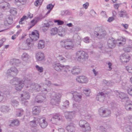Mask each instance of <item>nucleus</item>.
Segmentation results:
<instances>
[{
	"instance_id": "1",
	"label": "nucleus",
	"mask_w": 132,
	"mask_h": 132,
	"mask_svg": "<svg viewBox=\"0 0 132 132\" xmlns=\"http://www.w3.org/2000/svg\"><path fill=\"white\" fill-rule=\"evenodd\" d=\"M46 86L45 85H40L34 83L30 85L29 86H27V87L29 88V90L30 92H32L34 91L38 92L41 91L44 93H46L48 91L47 89L45 88Z\"/></svg>"
},
{
	"instance_id": "2",
	"label": "nucleus",
	"mask_w": 132,
	"mask_h": 132,
	"mask_svg": "<svg viewBox=\"0 0 132 132\" xmlns=\"http://www.w3.org/2000/svg\"><path fill=\"white\" fill-rule=\"evenodd\" d=\"M25 81L21 80L20 78H15L10 81V83L13 85H15V90L20 91L22 89L24 84Z\"/></svg>"
},
{
	"instance_id": "3",
	"label": "nucleus",
	"mask_w": 132,
	"mask_h": 132,
	"mask_svg": "<svg viewBox=\"0 0 132 132\" xmlns=\"http://www.w3.org/2000/svg\"><path fill=\"white\" fill-rule=\"evenodd\" d=\"M88 57L87 53L83 51H78L76 53V57L78 61L80 62L84 63L87 59Z\"/></svg>"
},
{
	"instance_id": "4",
	"label": "nucleus",
	"mask_w": 132,
	"mask_h": 132,
	"mask_svg": "<svg viewBox=\"0 0 132 132\" xmlns=\"http://www.w3.org/2000/svg\"><path fill=\"white\" fill-rule=\"evenodd\" d=\"M106 32L105 30L101 28H97L94 32V36L97 38L102 39L106 35Z\"/></svg>"
},
{
	"instance_id": "5",
	"label": "nucleus",
	"mask_w": 132,
	"mask_h": 132,
	"mask_svg": "<svg viewBox=\"0 0 132 132\" xmlns=\"http://www.w3.org/2000/svg\"><path fill=\"white\" fill-rule=\"evenodd\" d=\"M80 127L82 128V131L84 132H90L91 128L89 124L84 120H80L79 122Z\"/></svg>"
},
{
	"instance_id": "6",
	"label": "nucleus",
	"mask_w": 132,
	"mask_h": 132,
	"mask_svg": "<svg viewBox=\"0 0 132 132\" xmlns=\"http://www.w3.org/2000/svg\"><path fill=\"white\" fill-rule=\"evenodd\" d=\"M60 43L61 46L67 49H70L74 47V44L72 41L63 40Z\"/></svg>"
},
{
	"instance_id": "7",
	"label": "nucleus",
	"mask_w": 132,
	"mask_h": 132,
	"mask_svg": "<svg viewBox=\"0 0 132 132\" xmlns=\"http://www.w3.org/2000/svg\"><path fill=\"white\" fill-rule=\"evenodd\" d=\"M62 116L59 113H56L53 115L50 121L52 123L57 124L62 120Z\"/></svg>"
},
{
	"instance_id": "8",
	"label": "nucleus",
	"mask_w": 132,
	"mask_h": 132,
	"mask_svg": "<svg viewBox=\"0 0 132 132\" xmlns=\"http://www.w3.org/2000/svg\"><path fill=\"white\" fill-rule=\"evenodd\" d=\"M98 113L99 115L103 117H106L110 115L111 111L107 109L102 107L98 110Z\"/></svg>"
},
{
	"instance_id": "9",
	"label": "nucleus",
	"mask_w": 132,
	"mask_h": 132,
	"mask_svg": "<svg viewBox=\"0 0 132 132\" xmlns=\"http://www.w3.org/2000/svg\"><path fill=\"white\" fill-rule=\"evenodd\" d=\"M70 93L73 95V99L76 102H79L82 99V94L76 91H71Z\"/></svg>"
},
{
	"instance_id": "10",
	"label": "nucleus",
	"mask_w": 132,
	"mask_h": 132,
	"mask_svg": "<svg viewBox=\"0 0 132 132\" xmlns=\"http://www.w3.org/2000/svg\"><path fill=\"white\" fill-rule=\"evenodd\" d=\"M53 67L54 69L57 71H61L65 68L68 69L69 66L68 65L65 66L62 65L59 63H55L53 64Z\"/></svg>"
},
{
	"instance_id": "11",
	"label": "nucleus",
	"mask_w": 132,
	"mask_h": 132,
	"mask_svg": "<svg viewBox=\"0 0 132 132\" xmlns=\"http://www.w3.org/2000/svg\"><path fill=\"white\" fill-rule=\"evenodd\" d=\"M21 96L23 97V98H22L21 102L22 104L25 106L27 105L28 104V101L26 100L29 99L30 98V95L29 93L26 91H24L23 94H21Z\"/></svg>"
},
{
	"instance_id": "12",
	"label": "nucleus",
	"mask_w": 132,
	"mask_h": 132,
	"mask_svg": "<svg viewBox=\"0 0 132 132\" xmlns=\"http://www.w3.org/2000/svg\"><path fill=\"white\" fill-rule=\"evenodd\" d=\"M61 96V93H57L53 96L50 102L53 105H56L60 101V98Z\"/></svg>"
},
{
	"instance_id": "13",
	"label": "nucleus",
	"mask_w": 132,
	"mask_h": 132,
	"mask_svg": "<svg viewBox=\"0 0 132 132\" xmlns=\"http://www.w3.org/2000/svg\"><path fill=\"white\" fill-rule=\"evenodd\" d=\"M107 43L108 47L112 48L115 47L116 41L113 38H110L108 40Z\"/></svg>"
},
{
	"instance_id": "14",
	"label": "nucleus",
	"mask_w": 132,
	"mask_h": 132,
	"mask_svg": "<svg viewBox=\"0 0 132 132\" xmlns=\"http://www.w3.org/2000/svg\"><path fill=\"white\" fill-rule=\"evenodd\" d=\"M18 72V71L17 69L15 67H12L7 71V74L8 76H14L16 75Z\"/></svg>"
},
{
	"instance_id": "15",
	"label": "nucleus",
	"mask_w": 132,
	"mask_h": 132,
	"mask_svg": "<svg viewBox=\"0 0 132 132\" xmlns=\"http://www.w3.org/2000/svg\"><path fill=\"white\" fill-rule=\"evenodd\" d=\"M32 120L29 122L30 126L33 128L37 127L38 123V118L32 117L31 118Z\"/></svg>"
},
{
	"instance_id": "16",
	"label": "nucleus",
	"mask_w": 132,
	"mask_h": 132,
	"mask_svg": "<svg viewBox=\"0 0 132 132\" xmlns=\"http://www.w3.org/2000/svg\"><path fill=\"white\" fill-rule=\"evenodd\" d=\"M38 123L42 128H45L48 125V124L45 118H38Z\"/></svg>"
},
{
	"instance_id": "17",
	"label": "nucleus",
	"mask_w": 132,
	"mask_h": 132,
	"mask_svg": "<svg viewBox=\"0 0 132 132\" xmlns=\"http://www.w3.org/2000/svg\"><path fill=\"white\" fill-rule=\"evenodd\" d=\"M130 59V56L127 53H125L120 56V59L122 63L127 62Z\"/></svg>"
},
{
	"instance_id": "18",
	"label": "nucleus",
	"mask_w": 132,
	"mask_h": 132,
	"mask_svg": "<svg viewBox=\"0 0 132 132\" xmlns=\"http://www.w3.org/2000/svg\"><path fill=\"white\" fill-rule=\"evenodd\" d=\"M46 97L45 95L44 96L41 95H38L36 96L35 101L37 103H42L46 101Z\"/></svg>"
},
{
	"instance_id": "19",
	"label": "nucleus",
	"mask_w": 132,
	"mask_h": 132,
	"mask_svg": "<svg viewBox=\"0 0 132 132\" xmlns=\"http://www.w3.org/2000/svg\"><path fill=\"white\" fill-rule=\"evenodd\" d=\"M76 80L78 82L81 83H86L88 81L87 78L84 76H78Z\"/></svg>"
},
{
	"instance_id": "20",
	"label": "nucleus",
	"mask_w": 132,
	"mask_h": 132,
	"mask_svg": "<svg viewBox=\"0 0 132 132\" xmlns=\"http://www.w3.org/2000/svg\"><path fill=\"white\" fill-rule=\"evenodd\" d=\"M105 95L102 92L99 93L97 96L96 99L98 101L102 102L105 99Z\"/></svg>"
},
{
	"instance_id": "21",
	"label": "nucleus",
	"mask_w": 132,
	"mask_h": 132,
	"mask_svg": "<svg viewBox=\"0 0 132 132\" xmlns=\"http://www.w3.org/2000/svg\"><path fill=\"white\" fill-rule=\"evenodd\" d=\"M13 22V20L12 16H9L4 21V24L6 26L11 24Z\"/></svg>"
},
{
	"instance_id": "22",
	"label": "nucleus",
	"mask_w": 132,
	"mask_h": 132,
	"mask_svg": "<svg viewBox=\"0 0 132 132\" xmlns=\"http://www.w3.org/2000/svg\"><path fill=\"white\" fill-rule=\"evenodd\" d=\"M66 129L68 132H74L75 128V125L73 123H70L66 127Z\"/></svg>"
},
{
	"instance_id": "23",
	"label": "nucleus",
	"mask_w": 132,
	"mask_h": 132,
	"mask_svg": "<svg viewBox=\"0 0 132 132\" xmlns=\"http://www.w3.org/2000/svg\"><path fill=\"white\" fill-rule=\"evenodd\" d=\"M36 57L38 61H41L44 59V54L41 52H39L36 53Z\"/></svg>"
},
{
	"instance_id": "24",
	"label": "nucleus",
	"mask_w": 132,
	"mask_h": 132,
	"mask_svg": "<svg viewBox=\"0 0 132 132\" xmlns=\"http://www.w3.org/2000/svg\"><path fill=\"white\" fill-rule=\"evenodd\" d=\"M64 115L67 119H71L74 116L73 112H65Z\"/></svg>"
},
{
	"instance_id": "25",
	"label": "nucleus",
	"mask_w": 132,
	"mask_h": 132,
	"mask_svg": "<svg viewBox=\"0 0 132 132\" xmlns=\"http://www.w3.org/2000/svg\"><path fill=\"white\" fill-rule=\"evenodd\" d=\"M31 38V39L33 40L36 41L39 38L38 33L37 31H36V33L34 32H32Z\"/></svg>"
},
{
	"instance_id": "26",
	"label": "nucleus",
	"mask_w": 132,
	"mask_h": 132,
	"mask_svg": "<svg viewBox=\"0 0 132 132\" xmlns=\"http://www.w3.org/2000/svg\"><path fill=\"white\" fill-rule=\"evenodd\" d=\"M32 113L35 115L39 114L40 111V109L38 106H35L33 107L32 109Z\"/></svg>"
},
{
	"instance_id": "27",
	"label": "nucleus",
	"mask_w": 132,
	"mask_h": 132,
	"mask_svg": "<svg viewBox=\"0 0 132 132\" xmlns=\"http://www.w3.org/2000/svg\"><path fill=\"white\" fill-rule=\"evenodd\" d=\"M71 72L73 74L78 75L80 73V69L78 67H74L71 70Z\"/></svg>"
},
{
	"instance_id": "28",
	"label": "nucleus",
	"mask_w": 132,
	"mask_h": 132,
	"mask_svg": "<svg viewBox=\"0 0 132 132\" xmlns=\"http://www.w3.org/2000/svg\"><path fill=\"white\" fill-rule=\"evenodd\" d=\"M124 130L126 132H132V127L130 125L126 123L124 126Z\"/></svg>"
},
{
	"instance_id": "29",
	"label": "nucleus",
	"mask_w": 132,
	"mask_h": 132,
	"mask_svg": "<svg viewBox=\"0 0 132 132\" xmlns=\"http://www.w3.org/2000/svg\"><path fill=\"white\" fill-rule=\"evenodd\" d=\"M73 107L74 109L77 111H79L80 112H83V111L84 112L83 108H81L80 106L76 104H73Z\"/></svg>"
},
{
	"instance_id": "30",
	"label": "nucleus",
	"mask_w": 132,
	"mask_h": 132,
	"mask_svg": "<svg viewBox=\"0 0 132 132\" xmlns=\"http://www.w3.org/2000/svg\"><path fill=\"white\" fill-rule=\"evenodd\" d=\"M45 46V43L43 40H40L38 43V47L39 49H42L44 48Z\"/></svg>"
},
{
	"instance_id": "31",
	"label": "nucleus",
	"mask_w": 132,
	"mask_h": 132,
	"mask_svg": "<svg viewBox=\"0 0 132 132\" xmlns=\"http://www.w3.org/2000/svg\"><path fill=\"white\" fill-rule=\"evenodd\" d=\"M120 13L119 14V15L121 17H126L127 18H129L128 15V14L127 12L125 10H121L120 12Z\"/></svg>"
},
{
	"instance_id": "32",
	"label": "nucleus",
	"mask_w": 132,
	"mask_h": 132,
	"mask_svg": "<svg viewBox=\"0 0 132 132\" xmlns=\"http://www.w3.org/2000/svg\"><path fill=\"white\" fill-rule=\"evenodd\" d=\"M125 108L128 111H131L132 110V104L129 103H126L125 105Z\"/></svg>"
},
{
	"instance_id": "33",
	"label": "nucleus",
	"mask_w": 132,
	"mask_h": 132,
	"mask_svg": "<svg viewBox=\"0 0 132 132\" xmlns=\"http://www.w3.org/2000/svg\"><path fill=\"white\" fill-rule=\"evenodd\" d=\"M11 123L9 125L10 126H18L19 124V121L15 119L13 121H11L10 122Z\"/></svg>"
},
{
	"instance_id": "34",
	"label": "nucleus",
	"mask_w": 132,
	"mask_h": 132,
	"mask_svg": "<svg viewBox=\"0 0 132 132\" xmlns=\"http://www.w3.org/2000/svg\"><path fill=\"white\" fill-rule=\"evenodd\" d=\"M23 110L21 109H18L17 110L16 112V116L18 117L21 116L23 114Z\"/></svg>"
},
{
	"instance_id": "35",
	"label": "nucleus",
	"mask_w": 132,
	"mask_h": 132,
	"mask_svg": "<svg viewBox=\"0 0 132 132\" xmlns=\"http://www.w3.org/2000/svg\"><path fill=\"white\" fill-rule=\"evenodd\" d=\"M45 18V16H43L42 15H39L38 17H35V22L34 23L36 24L38 22L40 21L41 20Z\"/></svg>"
},
{
	"instance_id": "36",
	"label": "nucleus",
	"mask_w": 132,
	"mask_h": 132,
	"mask_svg": "<svg viewBox=\"0 0 132 132\" xmlns=\"http://www.w3.org/2000/svg\"><path fill=\"white\" fill-rule=\"evenodd\" d=\"M70 68L69 67V68L68 69L65 68V69H64V70L63 72V74L65 75V76L67 77L69 76L70 73V71L69 70Z\"/></svg>"
},
{
	"instance_id": "37",
	"label": "nucleus",
	"mask_w": 132,
	"mask_h": 132,
	"mask_svg": "<svg viewBox=\"0 0 132 132\" xmlns=\"http://www.w3.org/2000/svg\"><path fill=\"white\" fill-rule=\"evenodd\" d=\"M69 101L67 100L63 103V104L61 106L62 109H66L68 108L69 106Z\"/></svg>"
},
{
	"instance_id": "38",
	"label": "nucleus",
	"mask_w": 132,
	"mask_h": 132,
	"mask_svg": "<svg viewBox=\"0 0 132 132\" xmlns=\"http://www.w3.org/2000/svg\"><path fill=\"white\" fill-rule=\"evenodd\" d=\"M1 109L3 112H8L10 110V109L8 106L4 105L2 107Z\"/></svg>"
},
{
	"instance_id": "39",
	"label": "nucleus",
	"mask_w": 132,
	"mask_h": 132,
	"mask_svg": "<svg viewBox=\"0 0 132 132\" xmlns=\"http://www.w3.org/2000/svg\"><path fill=\"white\" fill-rule=\"evenodd\" d=\"M29 56L26 53H24L21 56V58L23 60L26 61L29 58Z\"/></svg>"
},
{
	"instance_id": "40",
	"label": "nucleus",
	"mask_w": 132,
	"mask_h": 132,
	"mask_svg": "<svg viewBox=\"0 0 132 132\" xmlns=\"http://www.w3.org/2000/svg\"><path fill=\"white\" fill-rule=\"evenodd\" d=\"M2 89L3 90L4 92H6L5 93H4L5 94H6H6H9V91L10 90V89L9 87L8 86H3L2 87ZM3 94H4V93Z\"/></svg>"
},
{
	"instance_id": "41",
	"label": "nucleus",
	"mask_w": 132,
	"mask_h": 132,
	"mask_svg": "<svg viewBox=\"0 0 132 132\" xmlns=\"http://www.w3.org/2000/svg\"><path fill=\"white\" fill-rule=\"evenodd\" d=\"M49 26L47 23H44L42 27V29L44 31H45L48 29Z\"/></svg>"
},
{
	"instance_id": "42",
	"label": "nucleus",
	"mask_w": 132,
	"mask_h": 132,
	"mask_svg": "<svg viewBox=\"0 0 132 132\" xmlns=\"http://www.w3.org/2000/svg\"><path fill=\"white\" fill-rule=\"evenodd\" d=\"M11 104L14 107H17L19 105V102L15 100L11 101Z\"/></svg>"
},
{
	"instance_id": "43",
	"label": "nucleus",
	"mask_w": 132,
	"mask_h": 132,
	"mask_svg": "<svg viewBox=\"0 0 132 132\" xmlns=\"http://www.w3.org/2000/svg\"><path fill=\"white\" fill-rule=\"evenodd\" d=\"M19 62V60L16 59H12L10 61V63L12 65L15 64L16 63H18Z\"/></svg>"
},
{
	"instance_id": "44",
	"label": "nucleus",
	"mask_w": 132,
	"mask_h": 132,
	"mask_svg": "<svg viewBox=\"0 0 132 132\" xmlns=\"http://www.w3.org/2000/svg\"><path fill=\"white\" fill-rule=\"evenodd\" d=\"M58 31L57 28H52L51 30L50 33L51 35H54L56 34Z\"/></svg>"
},
{
	"instance_id": "45",
	"label": "nucleus",
	"mask_w": 132,
	"mask_h": 132,
	"mask_svg": "<svg viewBox=\"0 0 132 132\" xmlns=\"http://www.w3.org/2000/svg\"><path fill=\"white\" fill-rule=\"evenodd\" d=\"M57 58L59 61H61L62 62H65L66 61V59L61 55H59L57 57Z\"/></svg>"
},
{
	"instance_id": "46",
	"label": "nucleus",
	"mask_w": 132,
	"mask_h": 132,
	"mask_svg": "<svg viewBox=\"0 0 132 132\" xmlns=\"http://www.w3.org/2000/svg\"><path fill=\"white\" fill-rule=\"evenodd\" d=\"M10 12L13 15L16 14L17 13L16 9L14 8L11 9L10 10Z\"/></svg>"
},
{
	"instance_id": "47",
	"label": "nucleus",
	"mask_w": 132,
	"mask_h": 132,
	"mask_svg": "<svg viewBox=\"0 0 132 132\" xmlns=\"http://www.w3.org/2000/svg\"><path fill=\"white\" fill-rule=\"evenodd\" d=\"M118 93V94L121 100L124 98L125 96L127 95L126 94L123 93ZM117 95H118V94Z\"/></svg>"
},
{
	"instance_id": "48",
	"label": "nucleus",
	"mask_w": 132,
	"mask_h": 132,
	"mask_svg": "<svg viewBox=\"0 0 132 132\" xmlns=\"http://www.w3.org/2000/svg\"><path fill=\"white\" fill-rule=\"evenodd\" d=\"M36 67L37 70L40 72H42L43 71V69L42 67H39L38 65H37L36 66Z\"/></svg>"
},
{
	"instance_id": "49",
	"label": "nucleus",
	"mask_w": 132,
	"mask_h": 132,
	"mask_svg": "<svg viewBox=\"0 0 132 132\" xmlns=\"http://www.w3.org/2000/svg\"><path fill=\"white\" fill-rule=\"evenodd\" d=\"M6 94L0 91V102L2 101L6 96Z\"/></svg>"
},
{
	"instance_id": "50",
	"label": "nucleus",
	"mask_w": 132,
	"mask_h": 132,
	"mask_svg": "<svg viewBox=\"0 0 132 132\" xmlns=\"http://www.w3.org/2000/svg\"><path fill=\"white\" fill-rule=\"evenodd\" d=\"M120 40L121 41V42H119L118 43L119 45L122 44V45L124 44L125 43L126 39L125 38H123L122 37H121L120 38Z\"/></svg>"
},
{
	"instance_id": "51",
	"label": "nucleus",
	"mask_w": 132,
	"mask_h": 132,
	"mask_svg": "<svg viewBox=\"0 0 132 132\" xmlns=\"http://www.w3.org/2000/svg\"><path fill=\"white\" fill-rule=\"evenodd\" d=\"M121 101L123 102H124L126 103H128L129 102V100L128 97L127 95Z\"/></svg>"
},
{
	"instance_id": "52",
	"label": "nucleus",
	"mask_w": 132,
	"mask_h": 132,
	"mask_svg": "<svg viewBox=\"0 0 132 132\" xmlns=\"http://www.w3.org/2000/svg\"><path fill=\"white\" fill-rule=\"evenodd\" d=\"M16 3H20L22 5L25 4L26 3V0H15Z\"/></svg>"
},
{
	"instance_id": "53",
	"label": "nucleus",
	"mask_w": 132,
	"mask_h": 132,
	"mask_svg": "<svg viewBox=\"0 0 132 132\" xmlns=\"http://www.w3.org/2000/svg\"><path fill=\"white\" fill-rule=\"evenodd\" d=\"M84 93L87 96H89L90 93V89L89 88L86 89L84 90Z\"/></svg>"
},
{
	"instance_id": "54",
	"label": "nucleus",
	"mask_w": 132,
	"mask_h": 132,
	"mask_svg": "<svg viewBox=\"0 0 132 132\" xmlns=\"http://www.w3.org/2000/svg\"><path fill=\"white\" fill-rule=\"evenodd\" d=\"M54 4L53 5L51 4H50L48 5L47 6V8L48 10H49L50 11H51L53 8Z\"/></svg>"
},
{
	"instance_id": "55",
	"label": "nucleus",
	"mask_w": 132,
	"mask_h": 132,
	"mask_svg": "<svg viewBox=\"0 0 132 132\" xmlns=\"http://www.w3.org/2000/svg\"><path fill=\"white\" fill-rule=\"evenodd\" d=\"M54 22L55 23L57 22L58 25H61L64 23L63 21L59 20H55Z\"/></svg>"
},
{
	"instance_id": "56",
	"label": "nucleus",
	"mask_w": 132,
	"mask_h": 132,
	"mask_svg": "<svg viewBox=\"0 0 132 132\" xmlns=\"http://www.w3.org/2000/svg\"><path fill=\"white\" fill-rule=\"evenodd\" d=\"M126 69L129 72L132 73V67L129 66H127L126 67Z\"/></svg>"
},
{
	"instance_id": "57",
	"label": "nucleus",
	"mask_w": 132,
	"mask_h": 132,
	"mask_svg": "<svg viewBox=\"0 0 132 132\" xmlns=\"http://www.w3.org/2000/svg\"><path fill=\"white\" fill-rule=\"evenodd\" d=\"M84 42L86 43H88L90 42V39L88 37H86L84 38L83 39Z\"/></svg>"
},
{
	"instance_id": "58",
	"label": "nucleus",
	"mask_w": 132,
	"mask_h": 132,
	"mask_svg": "<svg viewBox=\"0 0 132 132\" xmlns=\"http://www.w3.org/2000/svg\"><path fill=\"white\" fill-rule=\"evenodd\" d=\"M85 117L86 119L91 120L92 119V116L90 114L87 113L85 114Z\"/></svg>"
},
{
	"instance_id": "59",
	"label": "nucleus",
	"mask_w": 132,
	"mask_h": 132,
	"mask_svg": "<svg viewBox=\"0 0 132 132\" xmlns=\"http://www.w3.org/2000/svg\"><path fill=\"white\" fill-rule=\"evenodd\" d=\"M68 13V11L67 10L63 11H61V14L62 16L65 15H67Z\"/></svg>"
},
{
	"instance_id": "60",
	"label": "nucleus",
	"mask_w": 132,
	"mask_h": 132,
	"mask_svg": "<svg viewBox=\"0 0 132 132\" xmlns=\"http://www.w3.org/2000/svg\"><path fill=\"white\" fill-rule=\"evenodd\" d=\"M27 16H24L21 18L20 20V21H19V23L20 24H22V21L24 20L26 18Z\"/></svg>"
},
{
	"instance_id": "61",
	"label": "nucleus",
	"mask_w": 132,
	"mask_h": 132,
	"mask_svg": "<svg viewBox=\"0 0 132 132\" xmlns=\"http://www.w3.org/2000/svg\"><path fill=\"white\" fill-rule=\"evenodd\" d=\"M131 49V48L130 47H125L124 49V50L126 52H129L130 51Z\"/></svg>"
},
{
	"instance_id": "62",
	"label": "nucleus",
	"mask_w": 132,
	"mask_h": 132,
	"mask_svg": "<svg viewBox=\"0 0 132 132\" xmlns=\"http://www.w3.org/2000/svg\"><path fill=\"white\" fill-rule=\"evenodd\" d=\"M128 121L132 124V116H129L127 117Z\"/></svg>"
},
{
	"instance_id": "63",
	"label": "nucleus",
	"mask_w": 132,
	"mask_h": 132,
	"mask_svg": "<svg viewBox=\"0 0 132 132\" xmlns=\"http://www.w3.org/2000/svg\"><path fill=\"white\" fill-rule=\"evenodd\" d=\"M127 92L130 95L132 96V87L128 89Z\"/></svg>"
},
{
	"instance_id": "64",
	"label": "nucleus",
	"mask_w": 132,
	"mask_h": 132,
	"mask_svg": "<svg viewBox=\"0 0 132 132\" xmlns=\"http://www.w3.org/2000/svg\"><path fill=\"white\" fill-rule=\"evenodd\" d=\"M32 131L33 132H40L39 129L37 128V127L34 128V129L32 130Z\"/></svg>"
}]
</instances>
